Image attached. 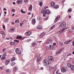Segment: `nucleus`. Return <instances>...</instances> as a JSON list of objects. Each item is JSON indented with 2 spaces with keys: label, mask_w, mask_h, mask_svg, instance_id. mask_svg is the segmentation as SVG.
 Returning a JSON list of instances; mask_svg holds the SVG:
<instances>
[{
  "label": "nucleus",
  "mask_w": 74,
  "mask_h": 74,
  "mask_svg": "<svg viewBox=\"0 0 74 74\" xmlns=\"http://www.w3.org/2000/svg\"><path fill=\"white\" fill-rule=\"evenodd\" d=\"M44 12H45V14H47V15H49L51 14V12L49 10H47L46 8L42 9L41 10V14H44Z\"/></svg>",
  "instance_id": "nucleus-1"
},
{
  "label": "nucleus",
  "mask_w": 74,
  "mask_h": 74,
  "mask_svg": "<svg viewBox=\"0 0 74 74\" xmlns=\"http://www.w3.org/2000/svg\"><path fill=\"white\" fill-rule=\"evenodd\" d=\"M43 64L46 67L48 68L49 66L50 62H49V61L48 60H43Z\"/></svg>",
  "instance_id": "nucleus-2"
},
{
  "label": "nucleus",
  "mask_w": 74,
  "mask_h": 74,
  "mask_svg": "<svg viewBox=\"0 0 74 74\" xmlns=\"http://www.w3.org/2000/svg\"><path fill=\"white\" fill-rule=\"evenodd\" d=\"M16 42H19V40H15L13 41H11L10 42V44L11 45H15L16 44Z\"/></svg>",
  "instance_id": "nucleus-3"
},
{
  "label": "nucleus",
  "mask_w": 74,
  "mask_h": 74,
  "mask_svg": "<svg viewBox=\"0 0 74 74\" xmlns=\"http://www.w3.org/2000/svg\"><path fill=\"white\" fill-rule=\"evenodd\" d=\"M16 53L20 55L21 53V51L20 49H18V48H16Z\"/></svg>",
  "instance_id": "nucleus-4"
},
{
  "label": "nucleus",
  "mask_w": 74,
  "mask_h": 74,
  "mask_svg": "<svg viewBox=\"0 0 74 74\" xmlns=\"http://www.w3.org/2000/svg\"><path fill=\"white\" fill-rule=\"evenodd\" d=\"M66 29H64L62 30L61 31H58L57 32V33L58 34V35H60L61 33H62L63 32H64V30H66Z\"/></svg>",
  "instance_id": "nucleus-5"
},
{
  "label": "nucleus",
  "mask_w": 74,
  "mask_h": 74,
  "mask_svg": "<svg viewBox=\"0 0 74 74\" xmlns=\"http://www.w3.org/2000/svg\"><path fill=\"white\" fill-rule=\"evenodd\" d=\"M32 34V32L30 31H29L25 33V36H30Z\"/></svg>",
  "instance_id": "nucleus-6"
},
{
  "label": "nucleus",
  "mask_w": 74,
  "mask_h": 74,
  "mask_svg": "<svg viewBox=\"0 0 74 74\" xmlns=\"http://www.w3.org/2000/svg\"><path fill=\"white\" fill-rule=\"evenodd\" d=\"M48 59L49 60H51V61H53V57L52 56H49L48 57Z\"/></svg>",
  "instance_id": "nucleus-7"
},
{
  "label": "nucleus",
  "mask_w": 74,
  "mask_h": 74,
  "mask_svg": "<svg viewBox=\"0 0 74 74\" xmlns=\"http://www.w3.org/2000/svg\"><path fill=\"white\" fill-rule=\"evenodd\" d=\"M67 71V69L65 68H62L61 69V71L62 73H65Z\"/></svg>",
  "instance_id": "nucleus-8"
},
{
  "label": "nucleus",
  "mask_w": 74,
  "mask_h": 74,
  "mask_svg": "<svg viewBox=\"0 0 74 74\" xmlns=\"http://www.w3.org/2000/svg\"><path fill=\"white\" fill-rule=\"evenodd\" d=\"M59 19H60V16H58L55 19L54 22H56V21H58Z\"/></svg>",
  "instance_id": "nucleus-9"
},
{
  "label": "nucleus",
  "mask_w": 74,
  "mask_h": 74,
  "mask_svg": "<svg viewBox=\"0 0 74 74\" xmlns=\"http://www.w3.org/2000/svg\"><path fill=\"white\" fill-rule=\"evenodd\" d=\"M52 42V40L50 39H48L47 40V44H51Z\"/></svg>",
  "instance_id": "nucleus-10"
},
{
  "label": "nucleus",
  "mask_w": 74,
  "mask_h": 74,
  "mask_svg": "<svg viewBox=\"0 0 74 74\" xmlns=\"http://www.w3.org/2000/svg\"><path fill=\"white\" fill-rule=\"evenodd\" d=\"M62 51V49H61L59 50L58 51L56 52V54L58 55V54H59Z\"/></svg>",
  "instance_id": "nucleus-11"
},
{
  "label": "nucleus",
  "mask_w": 74,
  "mask_h": 74,
  "mask_svg": "<svg viewBox=\"0 0 74 74\" xmlns=\"http://www.w3.org/2000/svg\"><path fill=\"white\" fill-rule=\"evenodd\" d=\"M64 27L63 25H62V24H61L59 26L60 29H62L63 28H64Z\"/></svg>",
  "instance_id": "nucleus-12"
},
{
  "label": "nucleus",
  "mask_w": 74,
  "mask_h": 74,
  "mask_svg": "<svg viewBox=\"0 0 74 74\" xmlns=\"http://www.w3.org/2000/svg\"><path fill=\"white\" fill-rule=\"evenodd\" d=\"M16 39H21V38H22V37L18 35L16 37Z\"/></svg>",
  "instance_id": "nucleus-13"
},
{
  "label": "nucleus",
  "mask_w": 74,
  "mask_h": 74,
  "mask_svg": "<svg viewBox=\"0 0 74 74\" xmlns=\"http://www.w3.org/2000/svg\"><path fill=\"white\" fill-rule=\"evenodd\" d=\"M49 46L50 48V49H55L54 48L53 46L51 45H49Z\"/></svg>",
  "instance_id": "nucleus-14"
},
{
  "label": "nucleus",
  "mask_w": 74,
  "mask_h": 74,
  "mask_svg": "<svg viewBox=\"0 0 74 74\" xmlns=\"http://www.w3.org/2000/svg\"><path fill=\"white\" fill-rule=\"evenodd\" d=\"M37 28L38 29H42V27L41 25H39L37 27Z\"/></svg>",
  "instance_id": "nucleus-15"
},
{
  "label": "nucleus",
  "mask_w": 74,
  "mask_h": 74,
  "mask_svg": "<svg viewBox=\"0 0 74 74\" xmlns=\"http://www.w3.org/2000/svg\"><path fill=\"white\" fill-rule=\"evenodd\" d=\"M10 60H7L5 62V64L6 65H7L9 63H10Z\"/></svg>",
  "instance_id": "nucleus-16"
},
{
  "label": "nucleus",
  "mask_w": 74,
  "mask_h": 74,
  "mask_svg": "<svg viewBox=\"0 0 74 74\" xmlns=\"http://www.w3.org/2000/svg\"><path fill=\"white\" fill-rule=\"evenodd\" d=\"M61 24H62V25H63L64 27H66V23L65 22H64Z\"/></svg>",
  "instance_id": "nucleus-17"
},
{
  "label": "nucleus",
  "mask_w": 74,
  "mask_h": 74,
  "mask_svg": "<svg viewBox=\"0 0 74 74\" xmlns=\"http://www.w3.org/2000/svg\"><path fill=\"white\" fill-rule=\"evenodd\" d=\"M39 5H40V6H42V4H43V3H42V1H41L39 3Z\"/></svg>",
  "instance_id": "nucleus-18"
},
{
  "label": "nucleus",
  "mask_w": 74,
  "mask_h": 74,
  "mask_svg": "<svg viewBox=\"0 0 74 74\" xmlns=\"http://www.w3.org/2000/svg\"><path fill=\"white\" fill-rule=\"evenodd\" d=\"M22 1L21 0H18L17 1V3L18 4H19V3H22Z\"/></svg>",
  "instance_id": "nucleus-19"
},
{
  "label": "nucleus",
  "mask_w": 74,
  "mask_h": 74,
  "mask_svg": "<svg viewBox=\"0 0 74 74\" xmlns=\"http://www.w3.org/2000/svg\"><path fill=\"white\" fill-rule=\"evenodd\" d=\"M16 60V58L13 57L11 59V62H13L14 61V60Z\"/></svg>",
  "instance_id": "nucleus-20"
},
{
  "label": "nucleus",
  "mask_w": 74,
  "mask_h": 74,
  "mask_svg": "<svg viewBox=\"0 0 74 74\" xmlns=\"http://www.w3.org/2000/svg\"><path fill=\"white\" fill-rule=\"evenodd\" d=\"M32 23L33 25H34L36 23V20L34 19H33L32 20Z\"/></svg>",
  "instance_id": "nucleus-21"
},
{
  "label": "nucleus",
  "mask_w": 74,
  "mask_h": 74,
  "mask_svg": "<svg viewBox=\"0 0 74 74\" xmlns=\"http://www.w3.org/2000/svg\"><path fill=\"white\" fill-rule=\"evenodd\" d=\"M29 11H32V4L30 5V6L29 7Z\"/></svg>",
  "instance_id": "nucleus-22"
},
{
  "label": "nucleus",
  "mask_w": 74,
  "mask_h": 74,
  "mask_svg": "<svg viewBox=\"0 0 74 74\" xmlns=\"http://www.w3.org/2000/svg\"><path fill=\"white\" fill-rule=\"evenodd\" d=\"M41 57H39L38 58H37L36 61L37 62H38L40 60H41Z\"/></svg>",
  "instance_id": "nucleus-23"
},
{
  "label": "nucleus",
  "mask_w": 74,
  "mask_h": 74,
  "mask_svg": "<svg viewBox=\"0 0 74 74\" xmlns=\"http://www.w3.org/2000/svg\"><path fill=\"white\" fill-rule=\"evenodd\" d=\"M54 8H55L56 9H57V8H59V5H55L54 6Z\"/></svg>",
  "instance_id": "nucleus-24"
},
{
  "label": "nucleus",
  "mask_w": 74,
  "mask_h": 74,
  "mask_svg": "<svg viewBox=\"0 0 74 74\" xmlns=\"http://www.w3.org/2000/svg\"><path fill=\"white\" fill-rule=\"evenodd\" d=\"M71 69L72 70H74V65H71Z\"/></svg>",
  "instance_id": "nucleus-25"
},
{
  "label": "nucleus",
  "mask_w": 74,
  "mask_h": 74,
  "mask_svg": "<svg viewBox=\"0 0 74 74\" xmlns=\"http://www.w3.org/2000/svg\"><path fill=\"white\" fill-rule=\"evenodd\" d=\"M55 2H52L51 3V6H53L55 5Z\"/></svg>",
  "instance_id": "nucleus-26"
},
{
  "label": "nucleus",
  "mask_w": 74,
  "mask_h": 74,
  "mask_svg": "<svg viewBox=\"0 0 74 74\" xmlns=\"http://www.w3.org/2000/svg\"><path fill=\"white\" fill-rule=\"evenodd\" d=\"M55 27V25H53V26H52L50 28V30H51L52 29H54Z\"/></svg>",
  "instance_id": "nucleus-27"
},
{
  "label": "nucleus",
  "mask_w": 74,
  "mask_h": 74,
  "mask_svg": "<svg viewBox=\"0 0 74 74\" xmlns=\"http://www.w3.org/2000/svg\"><path fill=\"white\" fill-rule=\"evenodd\" d=\"M15 62H12L11 64V66H14V65H15Z\"/></svg>",
  "instance_id": "nucleus-28"
},
{
  "label": "nucleus",
  "mask_w": 74,
  "mask_h": 74,
  "mask_svg": "<svg viewBox=\"0 0 74 74\" xmlns=\"http://www.w3.org/2000/svg\"><path fill=\"white\" fill-rule=\"evenodd\" d=\"M8 18H6L5 21V23H7L8 22Z\"/></svg>",
  "instance_id": "nucleus-29"
},
{
  "label": "nucleus",
  "mask_w": 74,
  "mask_h": 74,
  "mask_svg": "<svg viewBox=\"0 0 74 74\" xmlns=\"http://www.w3.org/2000/svg\"><path fill=\"white\" fill-rule=\"evenodd\" d=\"M41 55V54H39L38 55V56L36 57V58H38L40 57V56Z\"/></svg>",
  "instance_id": "nucleus-30"
},
{
  "label": "nucleus",
  "mask_w": 74,
  "mask_h": 74,
  "mask_svg": "<svg viewBox=\"0 0 74 74\" xmlns=\"http://www.w3.org/2000/svg\"><path fill=\"white\" fill-rule=\"evenodd\" d=\"M5 59V57H3L1 58V60H4Z\"/></svg>",
  "instance_id": "nucleus-31"
},
{
  "label": "nucleus",
  "mask_w": 74,
  "mask_h": 74,
  "mask_svg": "<svg viewBox=\"0 0 74 74\" xmlns=\"http://www.w3.org/2000/svg\"><path fill=\"white\" fill-rule=\"evenodd\" d=\"M67 66L68 67H70L71 66V64L70 63H68L67 64Z\"/></svg>",
  "instance_id": "nucleus-32"
},
{
  "label": "nucleus",
  "mask_w": 74,
  "mask_h": 74,
  "mask_svg": "<svg viewBox=\"0 0 74 74\" xmlns=\"http://www.w3.org/2000/svg\"><path fill=\"white\" fill-rule=\"evenodd\" d=\"M15 23H19V20L17 19L15 21Z\"/></svg>",
  "instance_id": "nucleus-33"
},
{
  "label": "nucleus",
  "mask_w": 74,
  "mask_h": 74,
  "mask_svg": "<svg viewBox=\"0 0 74 74\" xmlns=\"http://www.w3.org/2000/svg\"><path fill=\"white\" fill-rule=\"evenodd\" d=\"M36 43L35 42H34L32 44V45H33V46H34V45H36Z\"/></svg>",
  "instance_id": "nucleus-34"
},
{
  "label": "nucleus",
  "mask_w": 74,
  "mask_h": 74,
  "mask_svg": "<svg viewBox=\"0 0 74 74\" xmlns=\"http://www.w3.org/2000/svg\"><path fill=\"white\" fill-rule=\"evenodd\" d=\"M37 19L38 21H40L41 19V18L40 17H37Z\"/></svg>",
  "instance_id": "nucleus-35"
},
{
  "label": "nucleus",
  "mask_w": 74,
  "mask_h": 74,
  "mask_svg": "<svg viewBox=\"0 0 74 74\" xmlns=\"http://www.w3.org/2000/svg\"><path fill=\"white\" fill-rule=\"evenodd\" d=\"M15 29L14 28H12L11 29V30L12 31H13V32H14V30H15Z\"/></svg>",
  "instance_id": "nucleus-36"
},
{
  "label": "nucleus",
  "mask_w": 74,
  "mask_h": 74,
  "mask_svg": "<svg viewBox=\"0 0 74 74\" xmlns=\"http://www.w3.org/2000/svg\"><path fill=\"white\" fill-rule=\"evenodd\" d=\"M17 70V68L15 67V68H14V71H16V70Z\"/></svg>",
  "instance_id": "nucleus-37"
},
{
  "label": "nucleus",
  "mask_w": 74,
  "mask_h": 74,
  "mask_svg": "<svg viewBox=\"0 0 74 74\" xmlns=\"http://www.w3.org/2000/svg\"><path fill=\"white\" fill-rule=\"evenodd\" d=\"M1 34H5V33L3 31L1 32Z\"/></svg>",
  "instance_id": "nucleus-38"
},
{
  "label": "nucleus",
  "mask_w": 74,
  "mask_h": 74,
  "mask_svg": "<svg viewBox=\"0 0 74 74\" xmlns=\"http://www.w3.org/2000/svg\"><path fill=\"white\" fill-rule=\"evenodd\" d=\"M71 41H72V40H69L67 41V42H68V43L69 44V42H71Z\"/></svg>",
  "instance_id": "nucleus-39"
},
{
  "label": "nucleus",
  "mask_w": 74,
  "mask_h": 74,
  "mask_svg": "<svg viewBox=\"0 0 74 74\" xmlns=\"http://www.w3.org/2000/svg\"><path fill=\"white\" fill-rule=\"evenodd\" d=\"M46 33L45 32H43L42 33V36H44V35H45V34Z\"/></svg>",
  "instance_id": "nucleus-40"
},
{
  "label": "nucleus",
  "mask_w": 74,
  "mask_h": 74,
  "mask_svg": "<svg viewBox=\"0 0 74 74\" xmlns=\"http://www.w3.org/2000/svg\"><path fill=\"white\" fill-rule=\"evenodd\" d=\"M55 66H51V69H55Z\"/></svg>",
  "instance_id": "nucleus-41"
},
{
  "label": "nucleus",
  "mask_w": 74,
  "mask_h": 74,
  "mask_svg": "<svg viewBox=\"0 0 74 74\" xmlns=\"http://www.w3.org/2000/svg\"><path fill=\"white\" fill-rule=\"evenodd\" d=\"M21 11L22 13H23L24 14H25V12L23 11V10H21Z\"/></svg>",
  "instance_id": "nucleus-42"
},
{
  "label": "nucleus",
  "mask_w": 74,
  "mask_h": 74,
  "mask_svg": "<svg viewBox=\"0 0 74 74\" xmlns=\"http://www.w3.org/2000/svg\"><path fill=\"white\" fill-rule=\"evenodd\" d=\"M68 44L69 43H68L67 41H66L64 42L65 44Z\"/></svg>",
  "instance_id": "nucleus-43"
},
{
  "label": "nucleus",
  "mask_w": 74,
  "mask_h": 74,
  "mask_svg": "<svg viewBox=\"0 0 74 74\" xmlns=\"http://www.w3.org/2000/svg\"><path fill=\"white\" fill-rule=\"evenodd\" d=\"M59 70H57L56 71V74H57L58 73V72H59Z\"/></svg>",
  "instance_id": "nucleus-44"
},
{
  "label": "nucleus",
  "mask_w": 74,
  "mask_h": 74,
  "mask_svg": "<svg viewBox=\"0 0 74 74\" xmlns=\"http://www.w3.org/2000/svg\"><path fill=\"white\" fill-rule=\"evenodd\" d=\"M39 37L40 38H42V35L41 34V35H40Z\"/></svg>",
  "instance_id": "nucleus-45"
},
{
  "label": "nucleus",
  "mask_w": 74,
  "mask_h": 74,
  "mask_svg": "<svg viewBox=\"0 0 74 74\" xmlns=\"http://www.w3.org/2000/svg\"><path fill=\"white\" fill-rule=\"evenodd\" d=\"M6 55H7V53H5L4 54H3V56H6Z\"/></svg>",
  "instance_id": "nucleus-46"
},
{
  "label": "nucleus",
  "mask_w": 74,
  "mask_h": 74,
  "mask_svg": "<svg viewBox=\"0 0 74 74\" xmlns=\"http://www.w3.org/2000/svg\"><path fill=\"white\" fill-rule=\"evenodd\" d=\"M25 2L26 3H27L29 1L28 0H25Z\"/></svg>",
  "instance_id": "nucleus-47"
},
{
  "label": "nucleus",
  "mask_w": 74,
  "mask_h": 74,
  "mask_svg": "<svg viewBox=\"0 0 74 74\" xmlns=\"http://www.w3.org/2000/svg\"><path fill=\"white\" fill-rule=\"evenodd\" d=\"M40 70H43L44 69V68H43V67H41L40 68Z\"/></svg>",
  "instance_id": "nucleus-48"
},
{
  "label": "nucleus",
  "mask_w": 74,
  "mask_h": 74,
  "mask_svg": "<svg viewBox=\"0 0 74 74\" xmlns=\"http://www.w3.org/2000/svg\"><path fill=\"white\" fill-rule=\"evenodd\" d=\"M68 11L69 12H71V10L70 9H68Z\"/></svg>",
  "instance_id": "nucleus-49"
},
{
  "label": "nucleus",
  "mask_w": 74,
  "mask_h": 74,
  "mask_svg": "<svg viewBox=\"0 0 74 74\" xmlns=\"http://www.w3.org/2000/svg\"><path fill=\"white\" fill-rule=\"evenodd\" d=\"M71 53H70L69 54L67 55V56H71Z\"/></svg>",
  "instance_id": "nucleus-50"
},
{
  "label": "nucleus",
  "mask_w": 74,
  "mask_h": 74,
  "mask_svg": "<svg viewBox=\"0 0 74 74\" xmlns=\"http://www.w3.org/2000/svg\"><path fill=\"white\" fill-rule=\"evenodd\" d=\"M6 73H8V72H9V70L8 69L7 70H6Z\"/></svg>",
  "instance_id": "nucleus-51"
},
{
  "label": "nucleus",
  "mask_w": 74,
  "mask_h": 74,
  "mask_svg": "<svg viewBox=\"0 0 74 74\" xmlns=\"http://www.w3.org/2000/svg\"><path fill=\"white\" fill-rule=\"evenodd\" d=\"M3 28L4 29H5V25H3Z\"/></svg>",
  "instance_id": "nucleus-52"
},
{
  "label": "nucleus",
  "mask_w": 74,
  "mask_h": 74,
  "mask_svg": "<svg viewBox=\"0 0 74 74\" xmlns=\"http://www.w3.org/2000/svg\"><path fill=\"white\" fill-rule=\"evenodd\" d=\"M23 25V23H20V26H22Z\"/></svg>",
  "instance_id": "nucleus-53"
},
{
  "label": "nucleus",
  "mask_w": 74,
  "mask_h": 74,
  "mask_svg": "<svg viewBox=\"0 0 74 74\" xmlns=\"http://www.w3.org/2000/svg\"><path fill=\"white\" fill-rule=\"evenodd\" d=\"M44 14H43V16L44 17V16H45V12H44Z\"/></svg>",
  "instance_id": "nucleus-54"
},
{
  "label": "nucleus",
  "mask_w": 74,
  "mask_h": 74,
  "mask_svg": "<svg viewBox=\"0 0 74 74\" xmlns=\"http://www.w3.org/2000/svg\"><path fill=\"white\" fill-rule=\"evenodd\" d=\"M53 45H54V46H55V45H56V44L55 43H54L53 44Z\"/></svg>",
  "instance_id": "nucleus-55"
},
{
  "label": "nucleus",
  "mask_w": 74,
  "mask_h": 74,
  "mask_svg": "<svg viewBox=\"0 0 74 74\" xmlns=\"http://www.w3.org/2000/svg\"><path fill=\"white\" fill-rule=\"evenodd\" d=\"M12 12H15V10L14 9H12Z\"/></svg>",
  "instance_id": "nucleus-56"
},
{
  "label": "nucleus",
  "mask_w": 74,
  "mask_h": 74,
  "mask_svg": "<svg viewBox=\"0 0 74 74\" xmlns=\"http://www.w3.org/2000/svg\"><path fill=\"white\" fill-rule=\"evenodd\" d=\"M32 41V39H29L28 40V41Z\"/></svg>",
  "instance_id": "nucleus-57"
},
{
  "label": "nucleus",
  "mask_w": 74,
  "mask_h": 74,
  "mask_svg": "<svg viewBox=\"0 0 74 74\" xmlns=\"http://www.w3.org/2000/svg\"><path fill=\"white\" fill-rule=\"evenodd\" d=\"M62 3H64L65 1V0H63L62 1Z\"/></svg>",
  "instance_id": "nucleus-58"
},
{
  "label": "nucleus",
  "mask_w": 74,
  "mask_h": 74,
  "mask_svg": "<svg viewBox=\"0 0 74 74\" xmlns=\"http://www.w3.org/2000/svg\"><path fill=\"white\" fill-rule=\"evenodd\" d=\"M2 51L3 52H5V49H4Z\"/></svg>",
  "instance_id": "nucleus-59"
},
{
  "label": "nucleus",
  "mask_w": 74,
  "mask_h": 74,
  "mask_svg": "<svg viewBox=\"0 0 74 74\" xmlns=\"http://www.w3.org/2000/svg\"><path fill=\"white\" fill-rule=\"evenodd\" d=\"M56 69L55 70H54V71L53 72V74H55V71H56Z\"/></svg>",
  "instance_id": "nucleus-60"
},
{
  "label": "nucleus",
  "mask_w": 74,
  "mask_h": 74,
  "mask_svg": "<svg viewBox=\"0 0 74 74\" xmlns=\"http://www.w3.org/2000/svg\"><path fill=\"white\" fill-rule=\"evenodd\" d=\"M73 46H74V41H73Z\"/></svg>",
  "instance_id": "nucleus-61"
},
{
  "label": "nucleus",
  "mask_w": 74,
  "mask_h": 74,
  "mask_svg": "<svg viewBox=\"0 0 74 74\" xmlns=\"http://www.w3.org/2000/svg\"><path fill=\"white\" fill-rule=\"evenodd\" d=\"M71 18V16H69V18Z\"/></svg>",
  "instance_id": "nucleus-62"
},
{
  "label": "nucleus",
  "mask_w": 74,
  "mask_h": 74,
  "mask_svg": "<svg viewBox=\"0 0 74 74\" xmlns=\"http://www.w3.org/2000/svg\"><path fill=\"white\" fill-rule=\"evenodd\" d=\"M13 4H14V5H15V2H14L13 3Z\"/></svg>",
  "instance_id": "nucleus-63"
},
{
  "label": "nucleus",
  "mask_w": 74,
  "mask_h": 74,
  "mask_svg": "<svg viewBox=\"0 0 74 74\" xmlns=\"http://www.w3.org/2000/svg\"><path fill=\"white\" fill-rule=\"evenodd\" d=\"M72 30H74V27H73L72 28Z\"/></svg>",
  "instance_id": "nucleus-64"
}]
</instances>
